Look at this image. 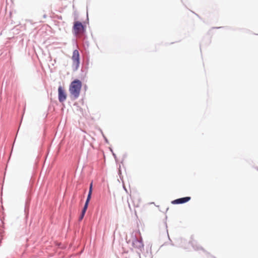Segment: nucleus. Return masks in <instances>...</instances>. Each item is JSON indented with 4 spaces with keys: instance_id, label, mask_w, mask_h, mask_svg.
I'll use <instances>...</instances> for the list:
<instances>
[{
    "instance_id": "1a4fd4ad",
    "label": "nucleus",
    "mask_w": 258,
    "mask_h": 258,
    "mask_svg": "<svg viewBox=\"0 0 258 258\" xmlns=\"http://www.w3.org/2000/svg\"><path fill=\"white\" fill-rule=\"evenodd\" d=\"M92 188H93V182H92L90 184L89 192H92Z\"/></svg>"
},
{
    "instance_id": "39448f33",
    "label": "nucleus",
    "mask_w": 258,
    "mask_h": 258,
    "mask_svg": "<svg viewBox=\"0 0 258 258\" xmlns=\"http://www.w3.org/2000/svg\"><path fill=\"white\" fill-rule=\"evenodd\" d=\"M72 59L74 64L78 67L79 64V53L77 50H75L73 51Z\"/></svg>"
},
{
    "instance_id": "f257e3e1",
    "label": "nucleus",
    "mask_w": 258,
    "mask_h": 258,
    "mask_svg": "<svg viewBox=\"0 0 258 258\" xmlns=\"http://www.w3.org/2000/svg\"><path fill=\"white\" fill-rule=\"evenodd\" d=\"M82 85V82L79 80H75L71 83L69 87V91L74 99L79 97Z\"/></svg>"
},
{
    "instance_id": "f03ea898",
    "label": "nucleus",
    "mask_w": 258,
    "mask_h": 258,
    "mask_svg": "<svg viewBox=\"0 0 258 258\" xmlns=\"http://www.w3.org/2000/svg\"><path fill=\"white\" fill-rule=\"evenodd\" d=\"M132 245L134 248L138 249L140 251H142L144 249V244L142 240L135 239L133 241Z\"/></svg>"
},
{
    "instance_id": "6e6552de",
    "label": "nucleus",
    "mask_w": 258,
    "mask_h": 258,
    "mask_svg": "<svg viewBox=\"0 0 258 258\" xmlns=\"http://www.w3.org/2000/svg\"><path fill=\"white\" fill-rule=\"evenodd\" d=\"M92 192H89L87 199L86 200V203L85 204L84 207L88 208L89 202L90 200L91 197Z\"/></svg>"
},
{
    "instance_id": "0eeeda50",
    "label": "nucleus",
    "mask_w": 258,
    "mask_h": 258,
    "mask_svg": "<svg viewBox=\"0 0 258 258\" xmlns=\"http://www.w3.org/2000/svg\"><path fill=\"white\" fill-rule=\"evenodd\" d=\"M87 209V208L84 206L83 209L82 210V211L81 215H80V216L79 217L80 221L82 220L83 219Z\"/></svg>"
},
{
    "instance_id": "7ed1b4c3",
    "label": "nucleus",
    "mask_w": 258,
    "mask_h": 258,
    "mask_svg": "<svg viewBox=\"0 0 258 258\" xmlns=\"http://www.w3.org/2000/svg\"><path fill=\"white\" fill-rule=\"evenodd\" d=\"M73 29L76 34H79L84 31V27L81 22L77 21L75 22Z\"/></svg>"
},
{
    "instance_id": "423d86ee",
    "label": "nucleus",
    "mask_w": 258,
    "mask_h": 258,
    "mask_svg": "<svg viewBox=\"0 0 258 258\" xmlns=\"http://www.w3.org/2000/svg\"><path fill=\"white\" fill-rule=\"evenodd\" d=\"M190 200V197H186L184 198H182L180 199H176L172 201V204H180L186 203L188 202Z\"/></svg>"
},
{
    "instance_id": "20e7f679",
    "label": "nucleus",
    "mask_w": 258,
    "mask_h": 258,
    "mask_svg": "<svg viewBox=\"0 0 258 258\" xmlns=\"http://www.w3.org/2000/svg\"><path fill=\"white\" fill-rule=\"evenodd\" d=\"M58 100L60 102H63L67 98V95L64 90L61 86H59L58 89Z\"/></svg>"
}]
</instances>
